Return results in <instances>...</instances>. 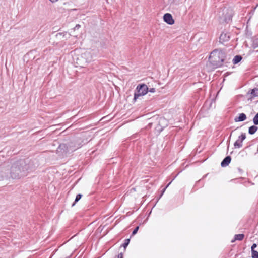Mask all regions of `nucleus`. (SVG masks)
<instances>
[{"label":"nucleus","instance_id":"1","mask_svg":"<svg viewBox=\"0 0 258 258\" xmlns=\"http://www.w3.org/2000/svg\"><path fill=\"white\" fill-rule=\"evenodd\" d=\"M29 170V166L23 160H20L14 163L10 170L11 176L13 179L19 178L26 175L27 171Z\"/></svg>","mask_w":258,"mask_h":258},{"label":"nucleus","instance_id":"2","mask_svg":"<svg viewBox=\"0 0 258 258\" xmlns=\"http://www.w3.org/2000/svg\"><path fill=\"white\" fill-rule=\"evenodd\" d=\"M225 58L226 54L224 51L215 49L211 53L209 61L214 67L218 68L222 66Z\"/></svg>","mask_w":258,"mask_h":258},{"label":"nucleus","instance_id":"3","mask_svg":"<svg viewBox=\"0 0 258 258\" xmlns=\"http://www.w3.org/2000/svg\"><path fill=\"white\" fill-rule=\"evenodd\" d=\"M233 12L232 9L224 7L217 13V16L221 22L228 23L232 18Z\"/></svg>","mask_w":258,"mask_h":258},{"label":"nucleus","instance_id":"4","mask_svg":"<svg viewBox=\"0 0 258 258\" xmlns=\"http://www.w3.org/2000/svg\"><path fill=\"white\" fill-rule=\"evenodd\" d=\"M93 58V55L90 51H86L82 53L80 57H77L76 63L80 67H83L85 63H88Z\"/></svg>","mask_w":258,"mask_h":258},{"label":"nucleus","instance_id":"5","mask_svg":"<svg viewBox=\"0 0 258 258\" xmlns=\"http://www.w3.org/2000/svg\"><path fill=\"white\" fill-rule=\"evenodd\" d=\"M148 91V88L146 85L140 84L138 85L134 93V101H136L140 97L146 95Z\"/></svg>","mask_w":258,"mask_h":258},{"label":"nucleus","instance_id":"6","mask_svg":"<svg viewBox=\"0 0 258 258\" xmlns=\"http://www.w3.org/2000/svg\"><path fill=\"white\" fill-rule=\"evenodd\" d=\"M245 138V135L244 134H242L241 135L238 137L237 140L234 143V147L236 148H241L242 146V142Z\"/></svg>","mask_w":258,"mask_h":258},{"label":"nucleus","instance_id":"7","mask_svg":"<svg viewBox=\"0 0 258 258\" xmlns=\"http://www.w3.org/2000/svg\"><path fill=\"white\" fill-rule=\"evenodd\" d=\"M164 21L169 25H172L174 23V20L172 15L169 13L164 14L163 16Z\"/></svg>","mask_w":258,"mask_h":258},{"label":"nucleus","instance_id":"8","mask_svg":"<svg viewBox=\"0 0 258 258\" xmlns=\"http://www.w3.org/2000/svg\"><path fill=\"white\" fill-rule=\"evenodd\" d=\"M81 147V142L80 141H77V143H71L69 145V150L73 151L76 150L77 149H79Z\"/></svg>","mask_w":258,"mask_h":258},{"label":"nucleus","instance_id":"9","mask_svg":"<svg viewBox=\"0 0 258 258\" xmlns=\"http://www.w3.org/2000/svg\"><path fill=\"white\" fill-rule=\"evenodd\" d=\"M219 39L220 41L222 43L227 42L230 39V34L229 33L223 32L220 35Z\"/></svg>","mask_w":258,"mask_h":258},{"label":"nucleus","instance_id":"10","mask_svg":"<svg viewBox=\"0 0 258 258\" xmlns=\"http://www.w3.org/2000/svg\"><path fill=\"white\" fill-rule=\"evenodd\" d=\"M231 158L230 156L226 157L221 163L222 167H226L230 163Z\"/></svg>","mask_w":258,"mask_h":258},{"label":"nucleus","instance_id":"11","mask_svg":"<svg viewBox=\"0 0 258 258\" xmlns=\"http://www.w3.org/2000/svg\"><path fill=\"white\" fill-rule=\"evenodd\" d=\"M246 118V115L243 113H241L239 114L238 117H236L234 118V120L235 122H239V121H243L245 120Z\"/></svg>","mask_w":258,"mask_h":258},{"label":"nucleus","instance_id":"12","mask_svg":"<svg viewBox=\"0 0 258 258\" xmlns=\"http://www.w3.org/2000/svg\"><path fill=\"white\" fill-rule=\"evenodd\" d=\"M159 124L162 127V128L159 130L160 131H162L163 130V128L164 127L167 125V120L165 118L160 117L159 119Z\"/></svg>","mask_w":258,"mask_h":258},{"label":"nucleus","instance_id":"13","mask_svg":"<svg viewBox=\"0 0 258 258\" xmlns=\"http://www.w3.org/2000/svg\"><path fill=\"white\" fill-rule=\"evenodd\" d=\"M244 237V235L243 234H236L234 236V238L233 240H232L231 242H234L236 240L241 241L243 239Z\"/></svg>","mask_w":258,"mask_h":258},{"label":"nucleus","instance_id":"14","mask_svg":"<svg viewBox=\"0 0 258 258\" xmlns=\"http://www.w3.org/2000/svg\"><path fill=\"white\" fill-rule=\"evenodd\" d=\"M257 130V127L255 125H252L249 127L248 133L250 135L254 134Z\"/></svg>","mask_w":258,"mask_h":258},{"label":"nucleus","instance_id":"15","mask_svg":"<svg viewBox=\"0 0 258 258\" xmlns=\"http://www.w3.org/2000/svg\"><path fill=\"white\" fill-rule=\"evenodd\" d=\"M242 59V57L240 55L235 56L233 59V64H237Z\"/></svg>","mask_w":258,"mask_h":258},{"label":"nucleus","instance_id":"16","mask_svg":"<svg viewBox=\"0 0 258 258\" xmlns=\"http://www.w3.org/2000/svg\"><path fill=\"white\" fill-rule=\"evenodd\" d=\"M253 122L255 125H258V113L254 117Z\"/></svg>","mask_w":258,"mask_h":258},{"label":"nucleus","instance_id":"17","mask_svg":"<svg viewBox=\"0 0 258 258\" xmlns=\"http://www.w3.org/2000/svg\"><path fill=\"white\" fill-rule=\"evenodd\" d=\"M252 257V258H258V252L256 250L251 251Z\"/></svg>","mask_w":258,"mask_h":258},{"label":"nucleus","instance_id":"18","mask_svg":"<svg viewBox=\"0 0 258 258\" xmlns=\"http://www.w3.org/2000/svg\"><path fill=\"white\" fill-rule=\"evenodd\" d=\"M257 91H258V89H252L251 90V93L250 94L253 95V96H257L258 95V94L256 92Z\"/></svg>","mask_w":258,"mask_h":258},{"label":"nucleus","instance_id":"19","mask_svg":"<svg viewBox=\"0 0 258 258\" xmlns=\"http://www.w3.org/2000/svg\"><path fill=\"white\" fill-rule=\"evenodd\" d=\"M81 197H82V195L81 194H78L76 196V199H75V203H76L78 201H79V200L81 198Z\"/></svg>","mask_w":258,"mask_h":258},{"label":"nucleus","instance_id":"20","mask_svg":"<svg viewBox=\"0 0 258 258\" xmlns=\"http://www.w3.org/2000/svg\"><path fill=\"white\" fill-rule=\"evenodd\" d=\"M129 242H130V239H125V242H124V243L123 244V246L124 248H125L128 245Z\"/></svg>","mask_w":258,"mask_h":258},{"label":"nucleus","instance_id":"21","mask_svg":"<svg viewBox=\"0 0 258 258\" xmlns=\"http://www.w3.org/2000/svg\"><path fill=\"white\" fill-rule=\"evenodd\" d=\"M2 171L0 170V180H3L7 176L6 174H2Z\"/></svg>","mask_w":258,"mask_h":258},{"label":"nucleus","instance_id":"22","mask_svg":"<svg viewBox=\"0 0 258 258\" xmlns=\"http://www.w3.org/2000/svg\"><path fill=\"white\" fill-rule=\"evenodd\" d=\"M139 229V226H137L133 231L132 232V235H135L137 232H138V230Z\"/></svg>","mask_w":258,"mask_h":258},{"label":"nucleus","instance_id":"23","mask_svg":"<svg viewBox=\"0 0 258 258\" xmlns=\"http://www.w3.org/2000/svg\"><path fill=\"white\" fill-rule=\"evenodd\" d=\"M257 246L256 244L255 243L253 244V245L251 246V251L255 250L254 248H256Z\"/></svg>","mask_w":258,"mask_h":258},{"label":"nucleus","instance_id":"24","mask_svg":"<svg viewBox=\"0 0 258 258\" xmlns=\"http://www.w3.org/2000/svg\"><path fill=\"white\" fill-rule=\"evenodd\" d=\"M149 91L150 92L154 93L155 92V88H152L150 89L149 90Z\"/></svg>","mask_w":258,"mask_h":258},{"label":"nucleus","instance_id":"25","mask_svg":"<svg viewBox=\"0 0 258 258\" xmlns=\"http://www.w3.org/2000/svg\"><path fill=\"white\" fill-rule=\"evenodd\" d=\"M166 188H167V187H165L163 189V190H162V193H161V196H160V198L161 196H162V195H163V194H164V192H165V190L166 189Z\"/></svg>","mask_w":258,"mask_h":258},{"label":"nucleus","instance_id":"26","mask_svg":"<svg viewBox=\"0 0 258 258\" xmlns=\"http://www.w3.org/2000/svg\"><path fill=\"white\" fill-rule=\"evenodd\" d=\"M80 27V25L78 24V25H76V26L75 27L74 29H79Z\"/></svg>","mask_w":258,"mask_h":258},{"label":"nucleus","instance_id":"27","mask_svg":"<svg viewBox=\"0 0 258 258\" xmlns=\"http://www.w3.org/2000/svg\"><path fill=\"white\" fill-rule=\"evenodd\" d=\"M118 258H123V254L122 253H120L118 255Z\"/></svg>","mask_w":258,"mask_h":258},{"label":"nucleus","instance_id":"28","mask_svg":"<svg viewBox=\"0 0 258 258\" xmlns=\"http://www.w3.org/2000/svg\"><path fill=\"white\" fill-rule=\"evenodd\" d=\"M52 3H55L57 2L58 0H49Z\"/></svg>","mask_w":258,"mask_h":258},{"label":"nucleus","instance_id":"29","mask_svg":"<svg viewBox=\"0 0 258 258\" xmlns=\"http://www.w3.org/2000/svg\"><path fill=\"white\" fill-rule=\"evenodd\" d=\"M171 182H169L166 187H167V188L169 186V185L171 184Z\"/></svg>","mask_w":258,"mask_h":258}]
</instances>
